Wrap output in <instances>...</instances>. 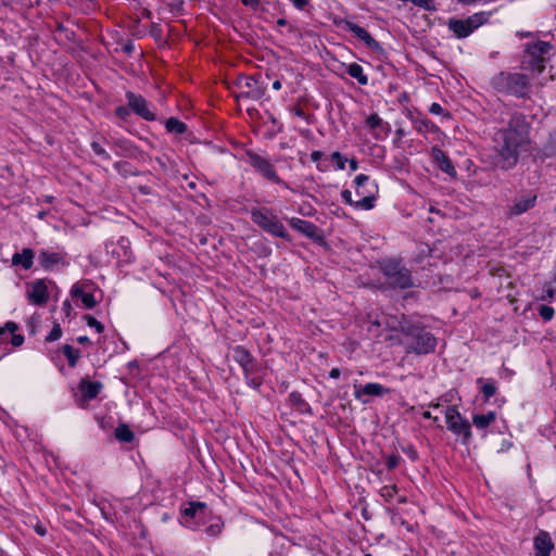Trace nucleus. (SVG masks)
<instances>
[{"mask_svg": "<svg viewBox=\"0 0 556 556\" xmlns=\"http://www.w3.org/2000/svg\"><path fill=\"white\" fill-rule=\"evenodd\" d=\"M495 136V140L500 144V166L503 169H509L518 162L519 148L528 142L529 124L525 115L511 114L507 127L498 130Z\"/></svg>", "mask_w": 556, "mask_h": 556, "instance_id": "f257e3e1", "label": "nucleus"}, {"mask_svg": "<svg viewBox=\"0 0 556 556\" xmlns=\"http://www.w3.org/2000/svg\"><path fill=\"white\" fill-rule=\"evenodd\" d=\"M390 327L403 333L406 353L427 355L434 352L438 340L421 323L402 315Z\"/></svg>", "mask_w": 556, "mask_h": 556, "instance_id": "f03ea898", "label": "nucleus"}, {"mask_svg": "<svg viewBox=\"0 0 556 556\" xmlns=\"http://www.w3.org/2000/svg\"><path fill=\"white\" fill-rule=\"evenodd\" d=\"M493 89L497 92L526 98L530 91L529 78L521 73L500 72L491 79Z\"/></svg>", "mask_w": 556, "mask_h": 556, "instance_id": "7ed1b4c3", "label": "nucleus"}, {"mask_svg": "<svg viewBox=\"0 0 556 556\" xmlns=\"http://www.w3.org/2000/svg\"><path fill=\"white\" fill-rule=\"evenodd\" d=\"M379 269L392 289L405 290L415 287L412 271L403 265L401 260H383L379 262Z\"/></svg>", "mask_w": 556, "mask_h": 556, "instance_id": "20e7f679", "label": "nucleus"}, {"mask_svg": "<svg viewBox=\"0 0 556 556\" xmlns=\"http://www.w3.org/2000/svg\"><path fill=\"white\" fill-rule=\"evenodd\" d=\"M251 219L262 230L270 233L274 237L291 241L292 238L287 231L280 218L275 214L271 208L254 207L251 210Z\"/></svg>", "mask_w": 556, "mask_h": 556, "instance_id": "39448f33", "label": "nucleus"}, {"mask_svg": "<svg viewBox=\"0 0 556 556\" xmlns=\"http://www.w3.org/2000/svg\"><path fill=\"white\" fill-rule=\"evenodd\" d=\"M552 49V45L546 41L528 42L525 46L526 55L522 63L527 68L540 74L545 70L546 55L549 54Z\"/></svg>", "mask_w": 556, "mask_h": 556, "instance_id": "423d86ee", "label": "nucleus"}, {"mask_svg": "<svg viewBox=\"0 0 556 556\" xmlns=\"http://www.w3.org/2000/svg\"><path fill=\"white\" fill-rule=\"evenodd\" d=\"M354 184L356 194L361 197V199L355 202V208L371 210L375 206L378 185L374 180H370V177L365 174L357 175L354 179Z\"/></svg>", "mask_w": 556, "mask_h": 556, "instance_id": "0eeeda50", "label": "nucleus"}, {"mask_svg": "<svg viewBox=\"0 0 556 556\" xmlns=\"http://www.w3.org/2000/svg\"><path fill=\"white\" fill-rule=\"evenodd\" d=\"M210 514L205 503L190 502L187 507L181 509L179 521L185 528L199 531L202 526L206 525Z\"/></svg>", "mask_w": 556, "mask_h": 556, "instance_id": "6e6552de", "label": "nucleus"}, {"mask_svg": "<svg viewBox=\"0 0 556 556\" xmlns=\"http://www.w3.org/2000/svg\"><path fill=\"white\" fill-rule=\"evenodd\" d=\"M490 15L491 13L479 12L472 14L466 20L450 18L447 23L448 29L452 30L454 35L459 39L466 38L470 34H472L475 29L483 25L490 17Z\"/></svg>", "mask_w": 556, "mask_h": 556, "instance_id": "1a4fd4ad", "label": "nucleus"}, {"mask_svg": "<svg viewBox=\"0 0 556 556\" xmlns=\"http://www.w3.org/2000/svg\"><path fill=\"white\" fill-rule=\"evenodd\" d=\"M447 429L456 435L463 437V443L467 444L472 437L471 427L455 406H448L445 410Z\"/></svg>", "mask_w": 556, "mask_h": 556, "instance_id": "9d476101", "label": "nucleus"}, {"mask_svg": "<svg viewBox=\"0 0 556 556\" xmlns=\"http://www.w3.org/2000/svg\"><path fill=\"white\" fill-rule=\"evenodd\" d=\"M248 159L251 166L260 173L265 179L280 185L287 189H290L289 184L282 180L276 169L275 166L270 163V161L255 152H248Z\"/></svg>", "mask_w": 556, "mask_h": 556, "instance_id": "9b49d317", "label": "nucleus"}, {"mask_svg": "<svg viewBox=\"0 0 556 556\" xmlns=\"http://www.w3.org/2000/svg\"><path fill=\"white\" fill-rule=\"evenodd\" d=\"M128 108L138 116L146 121H154L155 114L149 109L148 101L141 96L132 91L126 92Z\"/></svg>", "mask_w": 556, "mask_h": 556, "instance_id": "f8f14e48", "label": "nucleus"}, {"mask_svg": "<svg viewBox=\"0 0 556 556\" xmlns=\"http://www.w3.org/2000/svg\"><path fill=\"white\" fill-rule=\"evenodd\" d=\"M289 225L292 229L299 231L314 242H324L321 231L314 223L298 217H292L289 219Z\"/></svg>", "mask_w": 556, "mask_h": 556, "instance_id": "ddd939ff", "label": "nucleus"}, {"mask_svg": "<svg viewBox=\"0 0 556 556\" xmlns=\"http://www.w3.org/2000/svg\"><path fill=\"white\" fill-rule=\"evenodd\" d=\"M232 358L242 368L243 374H255L258 369L257 361L242 345L232 349Z\"/></svg>", "mask_w": 556, "mask_h": 556, "instance_id": "4468645a", "label": "nucleus"}, {"mask_svg": "<svg viewBox=\"0 0 556 556\" xmlns=\"http://www.w3.org/2000/svg\"><path fill=\"white\" fill-rule=\"evenodd\" d=\"M38 262L46 270H54L60 266L68 265L65 253L50 250H41L38 255Z\"/></svg>", "mask_w": 556, "mask_h": 556, "instance_id": "2eb2a0df", "label": "nucleus"}, {"mask_svg": "<svg viewBox=\"0 0 556 556\" xmlns=\"http://www.w3.org/2000/svg\"><path fill=\"white\" fill-rule=\"evenodd\" d=\"M389 393L390 389L377 382H369L364 386L354 384V397L361 401L363 404L368 403V400L364 396H383L384 394Z\"/></svg>", "mask_w": 556, "mask_h": 556, "instance_id": "dca6fc26", "label": "nucleus"}, {"mask_svg": "<svg viewBox=\"0 0 556 556\" xmlns=\"http://www.w3.org/2000/svg\"><path fill=\"white\" fill-rule=\"evenodd\" d=\"M342 23L346 30L351 31L355 37L364 41L366 47L369 48L371 51H382V46L375 38H372L371 35L365 28L346 20H344Z\"/></svg>", "mask_w": 556, "mask_h": 556, "instance_id": "f3484780", "label": "nucleus"}, {"mask_svg": "<svg viewBox=\"0 0 556 556\" xmlns=\"http://www.w3.org/2000/svg\"><path fill=\"white\" fill-rule=\"evenodd\" d=\"M49 298L48 287L43 280H36L27 288V299L35 305L42 306Z\"/></svg>", "mask_w": 556, "mask_h": 556, "instance_id": "a211bd4d", "label": "nucleus"}, {"mask_svg": "<svg viewBox=\"0 0 556 556\" xmlns=\"http://www.w3.org/2000/svg\"><path fill=\"white\" fill-rule=\"evenodd\" d=\"M533 549L534 556H551L555 549L551 534L544 530L539 531L533 539Z\"/></svg>", "mask_w": 556, "mask_h": 556, "instance_id": "6ab92c4d", "label": "nucleus"}, {"mask_svg": "<svg viewBox=\"0 0 556 556\" xmlns=\"http://www.w3.org/2000/svg\"><path fill=\"white\" fill-rule=\"evenodd\" d=\"M431 157H432L433 162L438 165V167L442 172L447 174L450 177L455 178L457 176V172H456L452 161L450 160V157L446 155V153L442 149H440L438 147H433L431 149Z\"/></svg>", "mask_w": 556, "mask_h": 556, "instance_id": "aec40b11", "label": "nucleus"}, {"mask_svg": "<svg viewBox=\"0 0 556 556\" xmlns=\"http://www.w3.org/2000/svg\"><path fill=\"white\" fill-rule=\"evenodd\" d=\"M71 295L74 299L81 301L86 308H93L97 305V300L93 294L85 289L84 285L75 283L71 289Z\"/></svg>", "mask_w": 556, "mask_h": 556, "instance_id": "412c9836", "label": "nucleus"}, {"mask_svg": "<svg viewBox=\"0 0 556 556\" xmlns=\"http://www.w3.org/2000/svg\"><path fill=\"white\" fill-rule=\"evenodd\" d=\"M536 195L533 193H528L517 198L514 204L510 206V214L513 215H521L522 213L529 211L535 205Z\"/></svg>", "mask_w": 556, "mask_h": 556, "instance_id": "4be33fe9", "label": "nucleus"}, {"mask_svg": "<svg viewBox=\"0 0 556 556\" xmlns=\"http://www.w3.org/2000/svg\"><path fill=\"white\" fill-rule=\"evenodd\" d=\"M102 389V383L99 381H90L81 379L79 382V391L81 392L85 400H93L98 396Z\"/></svg>", "mask_w": 556, "mask_h": 556, "instance_id": "5701e85b", "label": "nucleus"}, {"mask_svg": "<svg viewBox=\"0 0 556 556\" xmlns=\"http://www.w3.org/2000/svg\"><path fill=\"white\" fill-rule=\"evenodd\" d=\"M34 251L29 248H25L22 252L13 254L12 264L14 266H22L24 269H29L34 264Z\"/></svg>", "mask_w": 556, "mask_h": 556, "instance_id": "b1692460", "label": "nucleus"}, {"mask_svg": "<svg viewBox=\"0 0 556 556\" xmlns=\"http://www.w3.org/2000/svg\"><path fill=\"white\" fill-rule=\"evenodd\" d=\"M207 526L203 529L204 533L211 538H217L224 529V522L220 517L208 515Z\"/></svg>", "mask_w": 556, "mask_h": 556, "instance_id": "393cba45", "label": "nucleus"}, {"mask_svg": "<svg viewBox=\"0 0 556 556\" xmlns=\"http://www.w3.org/2000/svg\"><path fill=\"white\" fill-rule=\"evenodd\" d=\"M346 73L355 78L357 83L362 86L368 84V76L364 73L363 67L357 63H351L346 65Z\"/></svg>", "mask_w": 556, "mask_h": 556, "instance_id": "a878e982", "label": "nucleus"}, {"mask_svg": "<svg viewBox=\"0 0 556 556\" xmlns=\"http://www.w3.org/2000/svg\"><path fill=\"white\" fill-rule=\"evenodd\" d=\"M477 384H480V391L483 395L484 402H489V400L495 395L497 388L493 380H485L483 378L477 379Z\"/></svg>", "mask_w": 556, "mask_h": 556, "instance_id": "bb28decb", "label": "nucleus"}, {"mask_svg": "<svg viewBox=\"0 0 556 556\" xmlns=\"http://www.w3.org/2000/svg\"><path fill=\"white\" fill-rule=\"evenodd\" d=\"M289 401L300 413H311L309 404L302 397V394L298 391H293L289 394Z\"/></svg>", "mask_w": 556, "mask_h": 556, "instance_id": "cd10ccee", "label": "nucleus"}, {"mask_svg": "<svg viewBox=\"0 0 556 556\" xmlns=\"http://www.w3.org/2000/svg\"><path fill=\"white\" fill-rule=\"evenodd\" d=\"M496 418V413L493 410H490L486 414H478L472 416V424L478 429H485L488 428L491 422H493Z\"/></svg>", "mask_w": 556, "mask_h": 556, "instance_id": "c85d7f7f", "label": "nucleus"}, {"mask_svg": "<svg viewBox=\"0 0 556 556\" xmlns=\"http://www.w3.org/2000/svg\"><path fill=\"white\" fill-rule=\"evenodd\" d=\"M165 128L168 132L182 135L187 131V125L176 117H169L165 122Z\"/></svg>", "mask_w": 556, "mask_h": 556, "instance_id": "c756f323", "label": "nucleus"}, {"mask_svg": "<svg viewBox=\"0 0 556 556\" xmlns=\"http://www.w3.org/2000/svg\"><path fill=\"white\" fill-rule=\"evenodd\" d=\"M114 433L115 438L121 442L130 443L135 439L134 432L124 424L115 428Z\"/></svg>", "mask_w": 556, "mask_h": 556, "instance_id": "7c9ffc66", "label": "nucleus"}, {"mask_svg": "<svg viewBox=\"0 0 556 556\" xmlns=\"http://www.w3.org/2000/svg\"><path fill=\"white\" fill-rule=\"evenodd\" d=\"M17 329V325L13 321H8L3 327H0V334H3L4 332L9 331L11 333H14V331ZM24 342V337L21 334H13L12 337V344L14 346H20Z\"/></svg>", "mask_w": 556, "mask_h": 556, "instance_id": "2f4dec72", "label": "nucleus"}, {"mask_svg": "<svg viewBox=\"0 0 556 556\" xmlns=\"http://www.w3.org/2000/svg\"><path fill=\"white\" fill-rule=\"evenodd\" d=\"M63 351V354L66 356L67 361H68V365L71 367H75L77 362H78V358L80 357V351L73 348L72 345L70 344H65L62 349Z\"/></svg>", "mask_w": 556, "mask_h": 556, "instance_id": "473e14b6", "label": "nucleus"}, {"mask_svg": "<svg viewBox=\"0 0 556 556\" xmlns=\"http://www.w3.org/2000/svg\"><path fill=\"white\" fill-rule=\"evenodd\" d=\"M256 83H257V81H256V79H254L253 77H245V78L243 79V81L241 83V87L245 88V89H247V91H242V92H241V96H242V97H243V96H244V97H251V98H253V99L258 98V96H260V94H258V93H256V92L254 91V89H253V88H254V86L256 85Z\"/></svg>", "mask_w": 556, "mask_h": 556, "instance_id": "72a5a7b5", "label": "nucleus"}, {"mask_svg": "<svg viewBox=\"0 0 556 556\" xmlns=\"http://www.w3.org/2000/svg\"><path fill=\"white\" fill-rule=\"evenodd\" d=\"M543 153L547 157L556 156V128L549 134V137L543 147Z\"/></svg>", "mask_w": 556, "mask_h": 556, "instance_id": "f704fd0d", "label": "nucleus"}, {"mask_svg": "<svg viewBox=\"0 0 556 556\" xmlns=\"http://www.w3.org/2000/svg\"><path fill=\"white\" fill-rule=\"evenodd\" d=\"M414 127L419 132L438 131V127L429 119H415Z\"/></svg>", "mask_w": 556, "mask_h": 556, "instance_id": "c9c22d12", "label": "nucleus"}, {"mask_svg": "<svg viewBox=\"0 0 556 556\" xmlns=\"http://www.w3.org/2000/svg\"><path fill=\"white\" fill-rule=\"evenodd\" d=\"M119 249L123 250V260L129 262L131 260L130 241L127 238H121L117 242Z\"/></svg>", "mask_w": 556, "mask_h": 556, "instance_id": "e433bc0d", "label": "nucleus"}, {"mask_svg": "<svg viewBox=\"0 0 556 556\" xmlns=\"http://www.w3.org/2000/svg\"><path fill=\"white\" fill-rule=\"evenodd\" d=\"M91 149H92L93 153L97 154L98 156H100L102 160H104V161L111 160L110 153L104 148H102L100 143H98L96 141L91 142Z\"/></svg>", "mask_w": 556, "mask_h": 556, "instance_id": "4c0bfd02", "label": "nucleus"}, {"mask_svg": "<svg viewBox=\"0 0 556 556\" xmlns=\"http://www.w3.org/2000/svg\"><path fill=\"white\" fill-rule=\"evenodd\" d=\"M62 337V329L60 327V324L55 323L53 325V328L49 332V334L46 337L47 342H54L59 340Z\"/></svg>", "mask_w": 556, "mask_h": 556, "instance_id": "58836bf2", "label": "nucleus"}, {"mask_svg": "<svg viewBox=\"0 0 556 556\" xmlns=\"http://www.w3.org/2000/svg\"><path fill=\"white\" fill-rule=\"evenodd\" d=\"M84 319L86 320L87 325L91 328H94L98 333L103 332L104 326L100 321H98L93 316L85 315Z\"/></svg>", "mask_w": 556, "mask_h": 556, "instance_id": "ea45409f", "label": "nucleus"}, {"mask_svg": "<svg viewBox=\"0 0 556 556\" xmlns=\"http://www.w3.org/2000/svg\"><path fill=\"white\" fill-rule=\"evenodd\" d=\"M539 314L544 320H551L554 317L555 311L552 306L541 305Z\"/></svg>", "mask_w": 556, "mask_h": 556, "instance_id": "a19ab883", "label": "nucleus"}, {"mask_svg": "<svg viewBox=\"0 0 556 556\" xmlns=\"http://www.w3.org/2000/svg\"><path fill=\"white\" fill-rule=\"evenodd\" d=\"M366 124L371 129H376L381 126L382 119L379 117L377 113H372L367 117Z\"/></svg>", "mask_w": 556, "mask_h": 556, "instance_id": "79ce46f5", "label": "nucleus"}, {"mask_svg": "<svg viewBox=\"0 0 556 556\" xmlns=\"http://www.w3.org/2000/svg\"><path fill=\"white\" fill-rule=\"evenodd\" d=\"M331 160L336 162L338 169H344L348 160L338 151L331 154Z\"/></svg>", "mask_w": 556, "mask_h": 556, "instance_id": "37998d69", "label": "nucleus"}, {"mask_svg": "<svg viewBox=\"0 0 556 556\" xmlns=\"http://www.w3.org/2000/svg\"><path fill=\"white\" fill-rule=\"evenodd\" d=\"M556 289L552 286H546L542 294L539 296L541 301H552L555 296Z\"/></svg>", "mask_w": 556, "mask_h": 556, "instance_id": "c03bdc74", "label": "nucleus"}, {"mask_svg": "<svg viewBox=\"0 0 556 556\" xmlns=\"http://www.w3.org/2000/svg\"><path fill=\"white\" fill-rule=\"evenodd\" d=\"M254 374H244L245 382L249 387L253 389H258L262 384V380L260 378L253 377Z\"/></svg>", "mask_w": 556, "mask_h": 556, "instance_id": "a18cd8bd", "label": "nucleus"}, {"mask_svg": "<svg viewBox=\"0 0 556 556\" xmlns=\"http://www.w3.org/2000/svg\"><path fill=\"white\" fill-rule=\"evenodd\" d=\"M401 460V457L400 455H396V454H391L387 457L386 459V466L389 470H392L394 469L395 467H397L399 463Z\"/></svg>", "mask_w": 556, "mask_h": 556, "instance_id": "49530a36", "label": "nucleus"}, {"mask_svg": "<svg viewBox=\"0 0 556 556\" xmlns=\"http://www.w3.org/2000/svg\"><path fill=\"white\" fill-rule=\"evenodd\" d=\"M100 509H101V514H102V516H103L106 520H109V521H111V522H113V521L117 520V514H116V511L111 513L110 510H108V508H106L105 504H102V505L100 506Z\"/></svg>", "mask_w": 556, "mask_h": 556, "instance_id": "de8ad7c7", "label": "nucleus"}, {"mask_svg": "<svg viewBox=\"0 0 556 556\" xmlns=\"http://www.w3.org/2000/svg\"><path fill=\"white\" fill-rule=\"evenodd\" d=\"M115 114L118 118L125 121L130 114V109L128 106H123V105L117 106L115 109Z\"/></svg>", "mask_w": 556, "mask_h": 556, "instance_id": "09e8293b", "label": "nucleus"}, {"mask_svg": "<svg viewBox=\"0 0 556 556\" xmlns=\"http://www.w3.org/2000/svg\"><path fill=\"white\" fill-rule=\"evenodd\" d=\"M414 4L419 5L428 11L434 10L433 0H410Z\"/></svg>", "mask_w": 556, "mask_h": 556, "instance_id": "8fccbe9b", "label": "nucleus"}, {"mask_svg": "<svg viewBox=\"0 0 556 556\" xmlns=\"http://www.w3.org/2000/svg\"><path fill=\"white\" fill-rule=\"evenodd\" d=\"M341 198L346 204L355 207L356 201L352 199V192L349 189H344L341 191Z\"/></svg>", "mask_w": 556, "mask_h": 556, "instance_id": "3c124183", "label": "nucleus"}, {"mask_svg": "<svg viewBox=\"0 0 556 556\" xmlns=\"http://www.w3.org/2000/svg\"><path fill=\"white\" fill-rule=\"evenodd\" d=\"M382 496L384 497H388V498H391L393 496L394 493H396L397 489L395 485H392V486H389V485H386L382 488Z\"/></svg>", "mask_w": 556, "mask_h": 556, "instance_id": "603ef678", "label": "nucleus"}, {"mask_svg": "<svg viewBox=\"0 0 556 556\" xmlns=\"http://www.w3.org/2000/svg\"><path fill=\"white\" fill-rule=\"evenodd\" d=\"M429 112L434 115L442 114L444 112L443 108L439 103H432L429 108Z\"/></svg>", "mask_w": 556, "mask_h": 556, "instance_id": "864d4df0", "label": "nucleus"}, {"mask_svg": "<svg viewBox=\"0 0 556 556\" xmlns=\"http://www.w3.org/2000/svg\"><path fill=\"white\" fill-rule=\"evenodd\" d=\"M115 146L124 151H128L130 149V142L128 140H116Z\"/></svg>", "mask_w": 556, "mask_h": 556, "instance_id": "5fc2aeb1", "label": "nucleus"}, {"mask_svg": "<svg viewBox=\"0 0 556 556\" xmlns=\"http://www.w3.org/2000/svg\"><path fill=\"white\" fill-rule=\"evenodd\" d=\"M293 5L299 9L303 10L309 2V0H292Z\"/></svg>", "mask_w": 556, "mask_h": 556, "instance_id": "6e6d98bb", "label": "nucleus"}, {"mask_svg": "<svg viewBox=\"0 0 556 556\" xmlns=\"http://www.w3.org/2000/svg\"><path fill=\"white\" fill-rule=\"evenodd\" d=\"M324 153L321 151H313L311 154V160L313 162H318L323 157Z\"/></svg>", "mask_w": 556, "mask_h": 556, "instance_id": "4d7b16f0", "label": "nucleus"}, {"mask_svg": "<svg viewBox=\"0 0 556 556\" xmlns=\"http://www.w3.org/2000/svg\"><path fill=\"white\" fill-rule=\"evenodd\" d=\"M241 2L247 5V7H251V8H257L258 4H260V1L258 0H241Z\"/></svg>", "mask_w": 556, "mask_h": 556, "instance_id": "13d9d810", "label": "nucleus"}, {"mask_svg": "<svg viewBox=\"0 0 556 556\" xmlns=\"http://www.w3.org/2000/svg\"><path fill=\"white\" fill-rule=\"evenodd\" d=\"M134 49H135V46H134V43H132V42H130V41H129V42H127V43H125V45L123 46V51H124L125 53H127V54H130V53L134 51Z\"/></svg>", "mask_w": 556, "mask_h": 556, "instance_id": "bf43d9fd", "label": "nucleus"}, {"mask_svg": "<svg viewBox=\"0 0 556 556\" xmlns=\"http://www.w3.org/2000/svg\"><path fill=\"white\" fill-rule=\"evenodd\" d=\"M62 311L66 314V316H70L71 314V311H72V305L70 303V301H65L62 305Z\"/></svg>", "mask_w": 556, "mask_h": 556, "instance_id": "052dcab7", "label": "nucleus"}, {"mask_svg": "<svg viewBox=\"0 0 556 556\" xmlns=\"http://www.w3.org/2000/svg\"><path fill=\"white\" fill-rule=\"evenodd\" d=\"M348 162H349L350 169H351L352 172L357 170V168H358V162H357L355 159L348 160Z\"/></svg>", "mask_w": 556, "mask_h": 556, "instance_id": "680f3d73", "label": "nucleus"}, {"mask_svg": "<svg viewBox=\"0 0 556 556\" xmlns=\"http://www.w3.org/2000/svg\"><path fill=\"white\" fill-rule=\"evenodd\" d=\"M340 369L339 368H332L330 371H329V377L332 378V379H338L340 377Z\"/></svg>", "mask_w": 556, "mask_h": 556, "instance_id": "e2e57ef3", "label": "nucleus"}, {"mask_svg": "<svg viewBox=\"0 0 556 556\" xmlns=\"http://www.w3.org/2000/svg\"><path fill=\"white\" fill-rule=\"evenodd\" d=\"M293 112L296 116L301 117V118H305L306 115L304 113V111L301 109V108H294L293 109Z\"/></svg>", "mask_w": 556, "mask_h": 556, "instance_id": "0e129e2a", "label": "nucleus"}, {"mask_svg": "<svg viewBox=\"0 0 556 556\" xmlns=\"http://www.w3.org/2000/svg\"><path fill=\"white\" fill-rule=\"evenodd\" d=\"M77 342H78L79 344H87V343H89V342H90V340H89V338H88L87 336H79V337L77 338Z\"/></svg>", "mask_w": 556, "mask_h": 556, "instance_id": "69168bd1", "label": "nucleus"}, {"mask_svg": "<svg viewBox=\"0 0 556 556\" xmlns=\"http://www.w3.org/2000/svg\"><path fill=\"white\" fill-rule=\"evenodd\" d=\"M422 417H424L425 419H433L434 421H437V420H438V417H432V415H431V413H430L429 410L424 412V413H422Z\"/></svg>", "mask_w": 556, "mask_h": 556, "instance_id": "338daca9", "label": "nucleus"}, {"mask_svg": "<svg viewBox=\"0 0 556 556\" xmlns=\"http://www.w3.org/2000/svg\"><path fill=\"white\" fill-rule=\"evenodd\" d=\"M273 88H274L275 90H280V89H281V81H280V80H278V79H277V80H275V81L273 83Z\"/></svg>", "mask_w": 556, "mask_h": 556, "instance_id": "774afa93", "label": "nucleus"}]
</instances>
